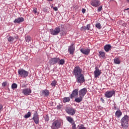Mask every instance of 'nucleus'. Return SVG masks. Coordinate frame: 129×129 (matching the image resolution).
<instances>
[{
	"mask_svg": "<svg viewBox=\"0 0 129 129\" xmlns=\"http://www.w3.org/2000/svg\"><path fill=\"white\" fill-rule=\"evenodd\" d=\"M115 114L117 117H120V116H121V115L122 114V113L121 112L120 110H119L116 111Z\"/></svg>",
	"mask_w": 129,
	"mask_h": 129,
	"instance_id": "21",
	"label": "nucleus"
},
{
	"mask_svg": "<svg viewBox=\"0 0 129 129\" xmlns=\"http://www.w3.org/2000/svg\"><path fill=\"white\" fill-rule=\"evenodd\" d=\"M96 70L94 72L95 78H97L98 76H100V74H101V71L98 69V68H95Z\"/></svg>",
	"mask_w": 129,
	"mask_h": 129,
	"instance_id": "14",
	"label": "nucleus"
},
{
	"mask_svg": "<svg viewBox=\"0 0 129 129\" xmlns=\"http://www.w3.org/2000/svg\"><path fill=\"white\" fill-rule=\"evenodd\" d=\"M48 1H50V2H52L53 0H48Z\"/></svg>",
	"mask_w": 129,
	"mask_h": 129,
	"instance_id": "49",
	"label": "nucleus"
},
{
	"mask_svg": "<svg viewBox=\"0 0 129 129\" xmlns=\"http://www.w3.org/2000/svg\"><path fill=\"white\" fill-rule=\"evenodd\" d=\"M111 49V45L110 44H107L104 46V50L106 52H108L109 50Z\"/></svg>",
	"mask_w": 129,
	"mask_h": 129,
	"instance_id": "20",
	"label": "nucleus"
},
{
	"mask_svg": "<svg viewBox=\"0 0 129 129\" xmlns=\"http://www.w3.org/2000/svg\"><path fill=\"white\" fill-rule=\"evenodd\" d=\"M33 12L35 14H37V8H34L33 9Z\"/></svg>",
	"mask_w": 129,
	"mask_h": 129,
	"instance_id": "43",
	"label": "nucleus"
},
{
	"mask_svg": "<svg viewBox=\"0 0 129 129\" xmlns=\"http://www.w3.org/2000/svg\"><path fill=\"white\" fill-rule=\"evenodd\" d=\"M85 12H86V10H85V9H82V12L83 13V14H85Z\"/></svg>",
	"mask_w": 129,
	"mask_h": 129,
	"instance_id": "42",
	"label": "nucleus"
},
{
	"mask_svg": "<svg viewBox=\"0 0 129 129\" xmlns=\"http://www.w3.org/2000/svg\"><path fill=\"white\" fill-rule=\"evenodd\" d=\"M61 36H66V31H62L60 32Z\"/></svg>",
	"mask_w": 129,
	"mask_h": 129,
	"instance_id": "35",
	"label": "nucleus"
},
{
	"mask_svg": "<svg viewBox=\"0 0 129 129\" xmlns=\"http://www.w3.org/2000/svg\"><path fill=\"white\" fill-rule=\"evenodd\" d=\"M100 100L103 102V103H104V99H103V98H101Z\"/></svg>",
	"mask_w": 129,
	"mask_h": 129,
	"instance_id": "44",
	"label": "nucleus"
},
{
	"mask_svg": "<svg viewBox=\"0 0 129 129\" xmlns=\"http://www.w3.org/2000/svg\"><path fill=\"white\" fill-rule=\"evenodd\" d=\"M100 56L102 58H104L105 57V52L103 51H99Z\"/></svg>",
	"mask_w": 129,
	"mask_h": 129,
	"instance_id": "26",
	"label": "nucleus"
},
{
	"mask_svg": "<svg viewBox=\"0 0 129 129\" xmlns=\"http://www.w3.org/2000/svg\"><path fill=\"white\" fill-rule=\"evenodd\" d=\"M31 116V112H28L26 114L24 115L25 118H29Z\"/></svg>",
	"mask_w": 129,
	"mask_h": 129,
	"instance_id": "28",
	"label": "nucleus"
},
{
	"mask_svg": "<svg viewBox=\"0 0 129 129\" xmlns=\"http://www.w3.org/2000/svg\"><path fill=\"white\" fill-rule=\"evenodd\" d=\"M23 22H24V18L23 17L18 18L14 21V23L15 24H20V23H22Z\"/></svg>",
	"mask_w": 129,
	"mask_h": 129,
	"instance_id": "18",
	"label": "nucleus"
},
{
	"mask_svg": "<svg viewBox=\"0 0 129 129\" xmlns=\"http://www.w3.org/2000/svg\"><path fill=\"white\" fill-rule=\"evenodd\" d=\"M7 85H8V83H7V82H4L2 84V86L6 87V86H7Z\"/></svg>",
	"mask_w": 129,
	"mask_h": 129,
	"instance_id": "38",
	"label": "nucleus"
},
{
	"mask_svg": "<svg viewBox=\"0 0 129 129\" xmlns=\"http://www.w3.org/2000/svg\"><path fill=\"white\" fill-rule=\"evenodd\" d=\"M91 5L92 7H95V8H97L100 6V1L99 0H93L91 2Z\"/></svg>",
	"mask_w": 129,
	"mask_h": 129,
	"instance_id": "11",
	"label": "nucleus"
},
{
	"mask_svg": "<svg viewBox=\"0 0 129 129\" xmlns=\"http://www.w3.org/2000/svg\"><path fill=\"white\" fill-rule=\"evenodd\" d=\"M74 44H72L69 47L68 51L71 55H73L74 51H75V47Z\"/></svg>",
	"mask_w": 129,
	"mask_h": 129,
	"instance_id": "13",
	"label": "nucleus"
},
{
	"mask_svg": "<svg viewBox=\"0 0 129 129\" xmlns=\"http://www.w3.org/2000/svg\"><path fill=\"white\" fill-rule=\"evenodd\" d=\"M95 26L97 29H101V24L100 23H97Z\"/></svg>",
	"mask_w": 129,
	"mask_h": 129,
	"instance_id": "30",
	"label": "nucleus"
},
{
	"mask_svg": "<svg viewBox=\"0 0 129 129\" xmlns=\"http://www.w3.org/2000/svg\"><path fill=\"white\" fill-rule=\"evenodd\" d=\"M18 75L20 77L26 78V77H28V76L29 75V72L25 71L24 69H20L18 70Z\"/></svg>",
	"mask_w": 129,
	"mask_h": 129,
	"instance_id": "5",
	"label": "nucleus"
},
{
	"mask_svg": "<svg viewBox=\"0 0 129 129\" xmlns=\"http://www.w3.org/2000/svg\"><path fill=\"white\" fill-rule=\"evenodd\" d=\"M50 34L53 36H56L58 35L61 32L59 27H56L54 29L50 30Z\"/></svg>",
	"mask_w": 129,
	"mask_h": 129,
	"instance_id": "7",
	"label": "nucleus"
},
{
	"mask_svg": "<svg viewBox=\"0 0 129 129\" xmlns=\"http://www.w3.org/2000/svg\"><path fill=\"white\" fill-rule=\"evenodd\" d=\"M64 63H65V60L63 59H60V58H59V62H58V63L59 65H63L64 64Z\"/></svg>",
	"mask_w": 129,
	"mask_h": 129,
	"instance_id": "27",
	"label": "nucleus"
},
{
	"mask_svg": "<svg viewBox=\"0 0 129 129\" xmlns=\"http://www.w3.org/2000/svg\"><path fill=\"white\" fill-rule=\"evenodd\" d=\"M8 42H9L10 43H12V42H14L15 38L12 36H10L8 38Z\"/></svg>",
	"mask_w": 129,
	"mask_h": 129,
	"instance_id": "25",
	"label": "nucleus"
},
{
	"mask_svg": "<svg viewBox=\"0 0 129 129\" xmlns=\"http://www.w3.org/2000/svg\"><path fill=\"white\" fill-rule=\"evenodd\" d=\"M73 73L75 77L79 76L82 75V69H81L79 66H77L75 67Z\"/></svg>",
	"mask_w": 129,
	"mask_h": 129,
	"instance_id": "4",
	"label": "nucleus"
},
{
	"mask_svg": "<svg viewBox=\"0 0 129 129\" xmlns=\"http://www.w3.org/2000/svg\"><path fill=\"white\" fill-rule=\"evenodd\" d=\"M17 88H18V85H17V84L13 83L12 85V89H16Z\"/></svg>",
	"mask_w": 129,
	"mask_h": 129,
	"instance_id": "29",
	"label": "nucleus"
},
{
	"mask_svg": "<svg viewBox=\"0 0 129 129\" xmlns=\"http://www.w3.org/2000/svg\"><path fill=\"white\" fill-rule=\"evenodd\" d=\"M25 40H26V41L27 42V43H29V42L31 41V37L27 36V37H26Z\"/></svg>",
	"mask_w": 129,
	"mask_h": 129,
	"instance_id": "32",
	"label": "nucleus"
},
{
	"mask_svg": "<svg viewBox=\"0 0 129 129\" xmlns=\"http://www.w3.org/2000/svg\"><path fill=\"white\" fill-rule=\"evenodd\" d=\"M53 9L54 10V11H55V12H56V11H58V8L55 7H53Z\"/></svg>",
	"mask_w": 129,
	"mask_h": 129,
	"instance_id": "41",
	"label": "nucleus"
},
{
	"mask_svg": "<svg viewBox=\"0 0 129 129\" xmlns=\"http://www.w3.org/2000/svg\"><path fill=\"white\" fill-rule=\"evenodd\" d=\"M128 10H129V8H127V9H125V11H127Z\"/></svg>",
	"mask_w": 129,
	"mask_h": 129,
	"instance_id": "48",
	"label": "nucleus"
},
{
	"mask_svg": "<svg viewBox=\"0 0 129 129\" xmlns=\"http://www.w3.org/2000/svg\"><path fill=\"white\" fill-rule=\"evenodd\" d=\"M129 117L128 116L125 115L121 119V126L122 127L126 128L128 124Z\"/></svg>",
	"mask_w": 129,
	"mask_h": 129,
	"instance_id": "2",
	"label": "nucleus"
},
{
	"mask_svg": "<svg viewBox=\"0 0 129 129\" xmlns=\"http://www.w3.org/2000/svg\"><path fill=\"white\" fill-rule=\"evenodd\" d=\"M81 31H83V30H85V31H86L87 30V26H83L80 28Z\"/></svg>",
	"mask_w": 129,
	"mask_h": 129,
	"instance_id": "34",
	"label": "nucleus"
},
{
	"mask_svg": "<svg viewBox=\"0 0 129 129\" xmlns=\"http://www.w3.org/2000/svg\"><path fill=\"white\" fill-rule=\"evenodd\" d=\"M3 105L0 104V110H2L3 109Z\"/></svg>",
	"mask_w": 129,
	"mask_h": 129,
	"instance_id": "45",
	"label": "nucleus"
},
{
	"mask_svg": "<svg viewBox=\"0 0 129 129\" xmlns=\"http://www.w3.org/2000/svg\"><path fill=\"white\" fill-rule=\"evenodd\" d=\"M79 129H86V127H84L83 124H81V125L79 127Z\"/></svg>",
	"mask_w": 129,
	"mask_h": 129,
	"instance_id": "37",
	"label": "nucleus"
},
{
	"mask_svg": "<svg viewBox=\"0 0 129 129\" xmlns=\"http://www.w3.org/2000/svg\"><path fill=\"white\" fill-rule=\"evenodd\" d=\"M86 27H87V29L88 30H90V24H88Z\"/></svg>",
	"mask_w": 129,
	"mask_h": 129,
	"instance_id": "39",
	"label": "nucleus"
},
{
	"mask_svg": "<svg viewBox=\"0 0 129 129\" xmlns=\"http://www.w3.org/2000/svg\"><path fill=\"white\" fill-rule=\"evenodd\" d=\"M62 124H63V122L59 120H56L52 122L51 128L59 129L61 127V125H62Z\"/></svg>",
	"mask_w": 129,
	"mask_h": 129,
	"instance_id": "3",
	"label": "nucleus"
},
{
	"mask_svg": "<svg viewBox=\"0 0 129 129\" xmlns=\"http://www.w3.org/2000/svg\"><path fill=\"white\" fill-rule=\"evenodd\" d=\"M67 120L70 122V123H73V122H75L74 120L72 118V117L70 116H68L67 117Z\"/></svg>",
	"mask_w": 129,
	"mask_h": 129,
	"instance_id": "22",
	"label": "nucleus"
},
{
	"mask_svg": "<svg viewBox=\"0 0 129 129\" xmlns=\"http://www.w3.org/2000/svg\"><path fill=\"white\" fill-rule=\"evenodd\" d=\"M69 101H70V97H66L63 98V102H64V103H66V102H69Z\"/></svg>",
	"mask_w": 129,
	"mask_h": 129,
	"instance_id": "24",
	"label": "nucleus"
},
{
	"mask_svg": "<svg viewBox=\"0 0 129 129\" xmlns=\"http://www.w3.org/2000/svg\"><path fill=\"white\" fill-rule=\"evenodd\" d=\"M127 2H128V3H129V0H127Z\"/></svg>",
	"mask_w": 129,
	"mask_h": 129,
	"instance_id": "50",
	"label": "nucleus"
},
{
	"mask_svg": "<svg viewBox=\"0 0 129 129\" xmlns=\"http://www.w3.org/2000/svg\"><path fill=\"white\" fill-rule=\"evenodd\" d=\"M22 93L24 95H30V93H32V90L30 88H26L23 90Z\"/></svg>",
	"mask_w": 129,
	"mask_h": 129,
	"instance_id": "15",
	"label": "nucleus"
},
{
	"mask_svg": "<svg viewBox=\"0 0 129 129\" xmlns=\"http://www.w3.org/2000/svg\"><path fill=\"white\" fill-rule=\"evenodd\" d=\"M32 119H33L36 124H38L39 123V115L37 111L35 112Z\"/></svg>",
	"mask_w": 129,
	"mask_h": 129,
	"instance_id": "10",
	"label": "nucleus"
},
{
	"mask_svg": "<svg viewBox=\"0 0 129 129\" xmlns=\"http://www.w3.org/2000/svg\"><path fill=\"white\" fill-rule=\"evenodd\" d=\"M80 51L84 55H88L90 53V49H89L82 48L80 49Z\"/></svg>",
	"mask_w": 129,
	"mask_h": 129,
	"instance_id": "16",
	"label": "nucleus"
},
{
	"mask_svg": "<svg viewBox=\"0 0 129 129\" xmlns=\"http://www.w3.org/2000/svg\"><path fill=\"white\" fill-rule=\"evenodd\" d=\"M44 118H45V120H46V121H48L49 120V117H48L47 116L45 117Z\"/></svg>",
	"mask_w": 129,
	"mask_h": 129,
	"instance_id": "40",
	"label": "nucleus"
},
{
	"mask_svg": "<svg viewBox=\"0 0 129 129\" xmlns=\"http://www.w3.org/2000/svg\"><path fill=\"white\" fill-rule=\"evenodd\" d=\"M42 93L44 96H48V95H49V94H50V93L49 92V90H43L42 91Z\"/></svg>",
	"mask_w": 129,
	"mask_h": 129,
	"instance_id": "23",
	"label": "nucleus"
},
{
	"mask_svg": "<svg viewBox=\"0 0 129 129\" xmlns=\"http://www.w3.org/2000/svg\"><path fill=\"white\" fill-rule=\"evenodd\" d=\"M76 78L77 83H80L81 84L84 83V82H85V79L83 74L80 75V76L76 77Z\"/></svg>",
	"mask_w": 129,
	"mask_h": 129,
	"instance_id": "6",
	"label": "nucleus"
},
{
	"mask_svg": "<svg viewBox=\"0 0 129 129\" xmlns=\"http://www.w3.org/2000/svg\"><path fill=\"white\" fill-rule=\"evenodd\" d=\"M66 111L68 114H70L71 115H74L75 114V110L72 108H69L66 110Z\"/></svg>",
	"mask_w": 129,
	"mask_h": 129,
	"instance_id": "17",
	"label": "nucleus"
},
{
	"mask_svg": "<svg viewBox=\"0 0 129 129\" xmlns=\"http://www.w3.org/2000/svg\"><path fill=\"white\" fill-rule=\"evenodd\" d=\"M98 12L99 13L100 12H101L102 11V6L99 7L97 10Z\"/></svg>",
	"mask_w": 129,
	"mask_h": 129,
	"instance_id": "36",
	"label": "nucleus"
},
{
	"mask_svg": "<svg viewBox=\"0 0 129 129\" xmlns=\"http://www.w3.org/2000/svg\"><path fill=\"white\" fill-rule=\"evenodd\" d=\"M57 83V82L56 81H53L51 84V86H53V87H55L56 86V84Z\"/></svg>",
	"mask_w": 129,
	"mask_h": 129,
	"instance_id": "31",
	"label": "nucleus"
},
{
	"mask_svg": "<svg viewBox=\"0 0 129 129\" xmlns=\"http://www.w3.org/2000/svg\"><path fill=\"white\" fill-rule=\"evenodd\" d=\"M87 92V89H86V88H85L80 90L79 92V97L76 98L75 99V101L76 102H77L78 103H79V102H81V101L83 100V97H84V96L85 95V94H86Z\"/></svg>",
	"mask_w": 129,
	"mask_h": 129,
	"instance_id": "1",
	"label": "nucleus"
},
{
	"mask_svg": "<svg viewBox=\"0 0 129 129\" xmlns=\"http://www.w3.org/2000/svg\"><path fill=\"white\" fill-rule=\"evenodd\" d=\"M72 125V129H76V124H75V122L71 123Z\"/></svg>",
	"mask_w": 129,
	"mask_h": 129,
	"instance_id": "33",
	"label": "nucleus"
},
{
	"mask_svg": "<svg viewBox=\"0 0 129 129\" xmlns=\"http://www.w3.org/2000/svg\"><path fill=\"white\" fill-rule=\"evenodd\" d=\"M114 63L117 64H120V58H119V57H115L114 58Z\"/></svg>",
	"mask_w": 129,
	"mask_h": 129,
	"instance_id": "19",
	"label": "nucleus"
},
{
	"mask_svg": "<svg viewBox=\"0 0 129 129\" xmlns=\"http://www.w3.org/2000/svg\"><path fill=\"white\" fill-rule=\"evenodd\" d=\"M22 88L26 87V85H23L22 86Z\"/></svg>",
	"mask_w": 129,
	"mask_h": 129,
	"instance_id": "47",
	"label": "nucleus"
},
{
	"mask_svg": "<svg viewBox=\"0 0 129 129\" xmlns=\"http://www.w3.org/2000/svg\"><path fill=\"white\" fill-rule=\"evenodd\" d=\"M60 108H61V105H58L57 106V109H60Z\"/></svg>",
	"mask_w": 129,
	"mask_h": 129,
	"instance_id": "46",
	"label": "nucleus"
},
{
	"mask_svg": "<svg viewBox=\"0 0 129 129\" xmlns=\"http://www.w3.org/2000/svg\"><path fill=\"white\" fill-rule=\"evenodd\" d=\"M77 95H78V89H75L73 91L72 94L70 95V97L72 99L74 98L75 96H77Z\"/></svg>",
	"mask_w": 129,
	"mask_h": 129,
	"instance_id": "12",
	"label": "nucleus"
},
{
	"mask_svg": "<svg viewBox=\"0 0 129 129\" xmlns=\"http://www.w3.org/2000/svg\"><path fill=\"white\" fill-rule=\"evenodd\" d=\"M59 57H53L49 60V63L50 65H54V64H57V63H59Z\"/></svg>",
	"mask_w": 129,
	"mask_h": 129,
	"instance_id": "8",
	"label": "nucleus"
},
{
	"mask_svg": "<svg viewBox=\"0 0 129 129\" xmlns=\"http://www.w3.org/2000/svg\"><path fill=\"white\" fill-rule=\"evenodd\" d=\"M115 94V91H108L105 92V96L106 98H110V97H112L113 95Z\"/></svg>",
	"mask_w": 129,
	"mask_h": 129,
	"instance_id": "9",
	"label": "nucleus"
}]
</instances>
